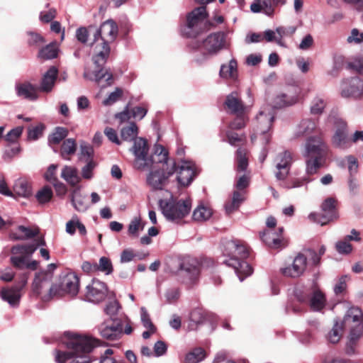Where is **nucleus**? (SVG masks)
Here are the masks:
<instances>
[{
    "label": "nucleus",
    "instance_id": "1",
    "mask_svg": "<svg viewBox=\"0 0 363 363\" xmlns=\"http://www.w3.org/2000/svg\"><path fill=\"white\" fill-rule=\"evenodd\" d=\"M99 343V340L86 336L75 335L66 342L67 351H55V359L57 363H91L88 354Z\"/></svg>",
    "mask_w": 363,
    "mask_h": 363
},
{
    "label": "nucleus",
    "instance_id": "2",
    "mask_svg": "<svg viewBox=\"0 0 363 363\" xmlns=\"http://www.w3.org/2000/svg\"><path fill=\"white\" fill-rule=\"evenodd\" d=\"M118 32V26L111 19L104 22L99 29L94 30V41L91 44L92 60L98 68L105 65L110 53L108 43L116 38Z\"/></svg>",
    "mask_w": 363,
    "mask_h": 363
},
{
    "label": "nucleus",
    "instance_id": "3",
    "mask_svg": "<svg viewBox=\"0 0 363 363\" xmlns=\"http://www.w3.org/2000/svg\"><path fill=\"white\" fill-rule=\"evenodd\" d=\"M189 47L191 50L201 53V57H196V60L198 62H202L209 56L216 55L220 50L227 48L226 34L222 31L213 33L202 42L192 40L189 43Z\"/></svg>",
    "mask_w": 363,
    "mask_h": 363
},
{
    "label": "nucleus",
    "instance_id": "4",
    "mask_svg": "<svg viewBox=\"0 0 363 363\" xmlns=\"http://www.w3.org/2000/svg\"><path fill=\"white\" fill-rule=\"evenodd\" d=\"M45 245V242L44 240L40 238L35 240V242L31 244L17 245L13 246L11 250V263L14 267L18 269H36L38 262L35 260H30V258L39 246H43Z\"/></svg>",
    "mask_w": 363,
    "mask_h": 363
},
{
    "label": "nucleus",
    "instance_id": "5",
    "mask_svg": "<svg viewBox=\"0 0 363 363\" xmlns=\"http://www.w3.org/2000/svg\"><path fill=\"white\" fill-rule=\"evenodd\" d=\"M205 6L194 9L186 16V21L181 26L182 34L187 38H195L209 30Z\"/></svg>",
    "mask_w": 363,
    "mask_h": 363
},
{
    "label": "nucleus",
    "instance_id": "6",
    "mask_svg": "<svg viewBox=\"0 0 363 363\" xmlns=\"http://www.w3.org/2000/svg\"><path fill=\"white\" fill-rule=\"evenodd\" d=\"M159 206L167 220L178 223L189 214L191 201L189 199L176 200L171 197L168 199H160Z\"/></svg>",
    "mask_w": 363,
    "mask_h": 363
},
{
    "label": "nucleus",
    "instance_id": "7",
    "mask_svg": "<svg viewBox=\"0 0 363 363\" xmlns=\"http://www.w3.org/2000/svg\"><path fill=\"white\" fill-rule=\"evenodd\" d=\"M274 118V111L269 106L262 108L255 118L254 133L251 135L252 142L259 138L262 145H266L269 143L270 135L268 132L271 128Z\"/></svg>",
    "mask_w": 363,
    "mask_h": 363
},
{
    "label": "nucleus",
    "instance_id": "8",
    "mask_svg": "<svg viewBox=\"0 0 363 363\" xmlns=\"http://www.w3.org/2000/svg\"><path fill=\"white\" fill-rule=\"evenodd\" d=\"M79 289V280L73 272H69L60 277V283H55L50 286V294L44 296L45 299L60 298L65 294L70 296H76Z\"/></svg>",
    "mask_w": 363,
    "mask_h": 363
},
{
    "label": "nucleus",
    "instance_id": "9",
    "mask_svg": "<svg viewBox=\"0 0 363 363\" xmlns=\"http://www.w3.org/2000/svg\"><path fill=\"white\" fill-rule=\"evenodd\" d=\"M145 162V171L151 168L169 169V166L176 169V162L169 157L168 151L160 144L155 145L153 153L149 155Z\"/></svg>",
    "mask_w": 363,
    "mask_h": 363
},
{
    "label": "nucleus",
    "instance_id": "10",
    "mask_svg": "<svg viewBox=\"0 0 363 363\" xmlns=\"http://www.w3.org/2000/svg\"><path fill=\"white\" fill-rule=\"evenodd\" d=\"M249 185V177L246 174H243L238 177L235 190L232 197L225 202V211L227 214H230L237 211L242 202L245 200V191L244 189Z\"/></svg>",
    "mask_w": 363,
    "mask_h": 363
},
{
    "label": "nucleus",
    "instance_id": "11",
    "mask_svg": "<svg viewBox=\"0 0 363 363\" xmlns=\"http://www.w3.org/2000/svg\"><path fill=\"white\" fill-rule=\"evenodd\" d=\"M163 168H151L146 177L147 184L154 190H162L168 184L169 179L176 172V169Z\"/></svg>",
    "mask_w": 363,
    "mask_h": 363
},
{
    "label": "nucleus",
    "instance_id": "12",
    "mask_svg": "<svg viewBox=\"0 0 363 363\" xmlns=\"http://www.w3.org/2000/svg\"><path fill=\"white\" fill-rule=\"evenodd\" d=\"M130 151L135 157L133 167L138 171H145L147 164L145 162L149 157V146L147 140L141 137L136 138L133 142Z\"/></svg>",
    "mask_w": 363,
    "mask_h": 363
},
{
    "label": "nucleus",
    "instance_id": "13",
    "mask_svg": "<svg viewBox=\"0 0 363 363\" xmlns=\"http://www.w3.org/2000/svg\"><path fill=\"white\" fill-rule=\"evenodd\" d=\"M340 95L345 99L363 97V79L358 77L343 79L340 84Z\"/></svg>",
    "mask_w": 363,
    "mask_h": 363
},
{
    "label": "nucleus",
    "instance_id": "14",
    "mask_svg": "<svg viewBox=\"0 0 363 363\" xmlns=\"http://www.w3.org/2000/svg\"><path fill=\"white\" fill-rule=\"evenodd\" d=\"M323 213H311L308 218L324 225L337 217L336 212V200L333 198L326 199L321 206Z\"/></svg>",
    "mask_w": 363,
    "mask_h": 363
},
{
    "label": "nucleus",
    "instance_id": "15",
    "mask_svg": "<svg viewBox=\"0 0 363 363\" xmlns=\"http://www.w3.org/2000/svg\"><path fill=\"white\" fill-rule=\"evenodd\" d=\"M52 274L45 272H40L35 274L32 284L33 294L39 296L43 301H49L51 299H45L44 296L48 295L50 291Z\"/></svg>",
    "mask_w": 363,
    "mask_h": 363
},
{
    "label": "nucleus",
    "instance_id": "16",
    "mask_svg": "<svg viewBox=\"0 0 363 363\" xmlns=\"http://www.w3.org/2000/svg\"><path fill=\"white\" fill-rule=\"evenodd\" d=\"M177 180L181 186H188L196 177V167L193 162L183 160L176 164Z\"/></svg>",
    "mask_w": 363,
    "mask_h": 363
},
{
    "label": "nucleus",
    "instance_id": "17",
    "mask_svg": "<svg viewBox=\"0 0 363 363\" xmlns=\"http://www.w3.org/2000/svg\"><path fill=\"white\" fill-rule=\"evenodd\" d=\"M307 268V256L298 253L291 264L283 267L280 272L284 277L296 279L302 276Z\"/></svg>",
    "mask_w": 363,
    "mask_h": 363
},
{
    "label": "nucleus",
    "instance_id": "18",
    "mask_svg": "<svg viewBox=\"0 0 363 363\" xmlns=\"http://www.w3.org/2000/svg\"><path fill=\"white\" fill-rule=\"evenodd\" d=\"M112 324L108 320L101 323L97 329L102 337L108 340H116L123 335V321L121 319L113 318Z\"/></svg>",
    "mask_w": 363,
    "mask_h": 363
},
{
    "label": "nucleus",
    "instance_id": "19",
    "mask_svg": "<svg viewBox=\"0 0 363 363\" xmlns=\"http://www.w3.org/2000/svg\"><path fill=\"white\" fill-rule=\"evenodd\" d=\"M293 157L291 152L285 150L277 155L275 159V177L278 181H284L291 169Z\"/></svg>",
    "mask_w": 363,
    "mask_h": 363
},
{
    "label": "nucleus",
    "instance_id": "20",
    "mask_svg": "<svg viewBox=\"0 0 363 363\" xmlns=\"http://www.w3.org/2000/svg\"><path fill=\"white\" fill-rule=\"evenodd\" d=\"M107 290L104 282L94 279L86 287L85 298L89 302L99 303L106 296Z\"/></svg>",
    "mask_w": 363,
    "mask_h": 363
},
{
    "label": "nucleus",
    "instance_id": "21",
    "mask_svg": "<svg viewBox=\"0 0 363 363\" xmlns=\"http://www.w3.org/2000/svg\"><path fill=\"white\" fill-rule=\"evenodd\" d=\"M352 143L353 138L349 136L347 124L344 121L340 122L332 137L333 145L336 148L347 150Z\"/></svg>",
    "mask_w": 363,
    "mask_h": 363
},
{
    "label": "nucleus",
    "instance_id": "22",
    "mask_svg": "<svg viewBox=\"0 0 363 363\" xmlns=\"http://www.w3.org/2000/svg\"><path fill=\"white\" fill-rule=\"evenodd\" d=\"M326 146L320 137H310L307 139L303 156L304 157H323Z\"/></svg>",
    "mask_w": 363,
    "mask_h": 363
},
{
    "label": "nucleus",
    "instance_id": "23",
    "mask_svg": "<svg viewBox=\"0 0 363 363\" xmlns=\"http://www.w3.org/2000/svg\"><path fill=\"white\" fill-rule=\"evenodd\" d=\"M179 269L186 277V281L188 284H194L198 279L199 268L196 259L191 257L184 258L179 264Z\"/></svg>",
    "mask_w": 363,
    "mask_h": 363
},
{
    "label": "nucleus",
    "instance_id": "24",
    "mask_svg": "<svg viewBox=\"0 0 363 363\" xmlns=\"http://www.w3.org/2000/svg\"><path fill=\"white\" fill-rule=\"evenodd\" d=\"M284 228L280 227L277 231L269 229L261 233L260 237L262 241L269 247L279 249L284 246L283 234Z\"/></svg>",
    "mask_w": 363,
    "mask_h": 363
},
{
    "label": "nucleus",
    "instance_id": "25",
    "mask_svg": "<svg viewBox=\"0 0 363 363\" xmlns=\"http://www.w3.org/2000/svg\"><path fill=\"white\" fill-rule=\"evenodd\" d=\"M223 262L234 269L240 281H242L252 273V269L250 265L245 261H240L238 258H229L224 260Z\"/></svg>",
    "mask_w": 363,
    "mask_h": 363
},
{
    "label": "nucleus",
    "instance_id": "26",
    "mask_svg": "<svg viewBox=\"0 0 363 363\" xmlns=\"http://www.w3.org/2000/svg\"><path fill=\"white\" fill-rule=\"evenodd\" d=\"M225 105L228 111L235 115L245 113V106L242 104L238 92L233 91L226 97Z\"/></svg>",
    "mask_w": 363,
    "mask_h": 363
},
{
    "label": "nucleus",
    "instance_id": "27",
    "mask_svg": "<svg viewBox=\"0 0 363 363\" xmlns=\"http://www.w3.org/2000/svg\"><path fill=\"white\" fill-rule=\"evenodd\" d=\"M363 321V312L357 306L350 307L344 316L342 325L345 328H352L353 325H359Z\"/></svg>",
    "mask_w": 363,
    "mask_h": 363
},
{
    "label": "nucleus",
    "instance_id": "28",
    "mask_svg": "<svg viewBox=\"0 0 363 363\" xmlns=\"http://www.w3.org/2000/svg\"><path fill=\"white\" fill-rule=\"evenodd\" d=\"M1 298L7 302L13 308L18 307L21 298V291L18 287L2 288L0 290Z\"/></svg>",
    "mask_w": 363,
    "mask_h": 363
},
{
    "label": "nucleus",
    "instance_id": "29",
    "mask_svg": "<svg viewBox=\"0 0 363 363\" xmlns=\"http://www.w3.org/2000/svg\"><path fill=\"white\" fill-rule=\"evenodd\" d=\"M16 91L18 96L23 97L29 100H36L38 99V87L30 82H23L16 84Z\"/></svg>",
    "mask_w": 363,
    "mask_h": 363
},
{
    "label": "nucleus",
    "instance_id": "30",
    "mask_svg": "<svg viewBox=\"0 0 363 363\" xmlns=\"http://www.w3.org/2000/svg\"><path fill=\"white\" fill-rule=\"evenodd\" d=\"M57 69L51 67L43 75L39 90L43 92H50L55 84L57 77Z\"/></svg>",
    "mask_w": 363,
    "mask_h": 363
},
{
    "label": "nucleus",
    "instance_id": "31",
    "mask_svg": "<svg viewBox=\"0 0 363 363\" xmlns=\"http://www.w3.org/2000/svg\"><path fill=\"white\" fill-rule=\"evenodd\" d=\"M219 75L223 79L235 80L238 76L237 60L232 58L228 64L222 65Z\"/></svg>",
    "mask_w": 363,
    "mask_h": 363
},
{
    "label": "nucleus",
    "instance_id": "32",
    "mask_svg": "<svg viewBox=\"0 0 363 363\" xmlns=\"http://www.w3.org/2000/svg\"><path fill=\"white\" fill-rule=\"evenodd\" d=\"M77 229L81 236L86 235L87 230L85 225L82 223L78 216L73 215L72 218L66 223L65 231L68 235H74Z\"/></svg>",
    "mask_w": 363,
    "mask_h": 363
},
{
    "label": "nucleus",
    "instance_id": "33",
    "mask_svg": "<svg viewBox=\"0 0 363 363\" xmlns=\"http://www.w3.org/2000/svg\"><path fill=\"white\" fill-rule=\"evenodd\" d=\"M71 203L74 208L80 213H84L89 208L86 196L82 194L79 189H74L72 192Z\"/></svg>",
    "mask_w": 363,
    "mask_h": 363
},
{
    "label": "nucleus",
    "instance_id": "34",
    "mask_svg": "<svg viewBox=\"0 0 363 363\" xmlns=\"http://www.w3.org/2000/svg\"><path fill=\"white\" fill-rule=\"evenodd\" d=\"M13 193L20 197L29 198L33 194L30 182L23 178L17 179L13 186Z\"/></svg>",
    "mask_w": 363,
    "mask_h": 363
},
{
    "label": "nucleus",
    "instance_id": "35",
    "mask_svg": "<svg viewBox=\"0 0 363 363\" xmlns=\"http://www.w3.org/2000/svg\"><path fill=\"white\" fill-rule=\"evenodd\" d=\"M298 94H279L274 99L273 106L275 108H281L292 106L298 102Z\"/></svg>",
    "mask_w": 363,
    "mask_h": 363
},
{
    "label": "nucleus",
    "instance_id": "36",
    "mask_svg": "<svg viewBox=\"0 0 363 363\" xmlns=\"http://www.w3.org/2000/svg\"><path fill=\"white\" fill-rule=\"evenodd\" d=\"M325 295L318 289H313L308 302L311 309L313 311H320L325 306Z\"/></svg>",
    "mask_w": 363,
    "mask_h": 363
},
{
    "label": "nucleus",
    "instance_id": "37",
    "mask_svg": "<svg viewBox=\"0 0 363 363\" xmlns=\"http://www.w3.org/2000/svg\"><path fill=\"white\" fill-rule=\"evenodd\" d=\"M85 78H89L91 80H94L99 84H101V86L106 87L110 86L113 83V74L108 70L99 69L98 71H95L94 74V77H89L88 74L85 72L84 74Z\"/></svg>",
    "mask_w": 363,
    "mask_h": 363
},
{
    "label": "nucleus",
    "instance_id": "38",
    "mask_svg": "<svg viewBox=\"0 0 363 363\" xmlns=\"http://www.w3.org/2000/svg\"><path fill=\"white\" fill-rule=\"evenodd\" d=\"M61 177L71 186H75L80 182L77 169L72 166L65 165L61 171Z\"/></svg>",
    "mask_w": 363,
    "mask_h": 363
},
{
    "label": "nucleus",
    "instance_id": "39",
    "mask_svg": "<svg viewBox=\"0 0 363 363\" xmlns=\"http://www.w3.org/2000/svg\"><path fill=\"white\" fill-rule=\"evenodd\" d=\"M316 128V122L310 118L302 120L298 125L296 132V137H301L311 134Z\"/></svg>",
    "mask_w": 363,
    "mask_h": 363
},
{
    "label": "nucleus",
    "instance_id": "40",
    "mask_svg": "<svg viewBox=\"0 0 363 363\" xmlns=\"http://www.w3.org/2000/svg\"><path fill=\"white\" fill-rule=\"evenodd\" d=\"M205 320L204 312L201 308L194 309L189 315V320L187 325L189 330H196Z\"/></svg>",
    "mask_w": 363,
    "mask_h": 363
},
{
    "label": "nucleus",
    "instance_id": "41",
    "mask_svg": "<svg viewBox=\"0 0 363 363\" xmlns=\"http://www.w3.org/2000/svg\"><path fill=\"white\" fill-rule=\"evenodd\" d=\"M227 247L232 251L233 255L230 258L244 259L248 256V251L245 245L238 240L228 242Z\"/></svg>",
    "mask_w": 363,
    "mask_h": 363
},
{
    "label": "nucleus",
    "instance_id": "42",
    "mask_svg": "<svg viewBox=\"0 0 363 363\" xmlns=\"http://www.w3.org/2000/svg\"><path fill=\"white\" fill-rule=\"evenodd\" d=\"M250 10L253 13L264 12L267 15L273 13L270 0H254L250 5Z\"/></svg>",
    "mask_w": 363,
    "mask_h": 363
},
{
    "label": "nucleus",
    "instance_id": "43",
    "mask_svg": "<svg viewBox=\"0 0 363 363\" xmlns=\"http://www.w3.org/2000/svg\"><path fill=\"white\" fill-rule=\"evenodd\" d=\"M212 209L202 203L199 204L193 212V219L196 221H205L212 216Z\"/></svg>",
    "mask_w": 363,
    "mask_h": 363
},
{
    "label": "nucleus",
    "instance_id": "44",
    "mask_svg": "<svg viewBox=\"0 0 363 363\" xmlns=\"http://www.w3.org/2000/svg\"><path fill=\"white\" fill-rule=\"evenodd\" d=\"M138 128L135 123H130L128 125L124 126L121 130V138L125 141L131 142L138 138Z\"/></svg>",
    "mask_w": 363,
    "mask_h": 363
},
{
    "label": "nucleus",
    "instance_id": "45",
    "mask_svg": "<svg viewBox=\"0 0 363 363\" xmlns=\"http://www.w3.org/2000/svg\"><path fill=\"white\" fill-rule=\"evenodd\" d=\"M37 233L35 230L20 225L18 227L17 232L11 233L10 237L13 240H26L35 237Z\"/></svg>",
    "mask_w": 363,
    "mask_h": 363
},
{
    "label": "nucleus",
    "instance_id": "46",
    "mask_svg": "<svg viewBox=\"0 0 363 363\" xmlns=\"http://www.w3.org/2000/svg\"><path fill=\"white\" fill-rule=\"evenodd\" d=\"M58 48L55 43H51L40 50L38 57L43 60H51L57 57Z\"/></svg>",
    "mask_w": 363,
    "mask_h": 363
},
{
    "label": "nucleus",
    "instance_id": "47",
    "mask_svg": "<svg viewBox=\"0 0 363 363\" xmlns=\"http://www.w3.org/2000/svg\"><path fill=\"white\" fill-rule=\"evenodd\" d=\"M206 353L201 347H196L188 352L185 357V363H199L204 359Z\"/></svg>",
    "mask_w": 363,
    "mask_h": 363
},
{
    "label": "nucleus",
    "instance_id": "48",
    "mask_svg": "<svg viewBox=\"0 0 363 363\" xmlns=\"http://www.w3.org/2000/svg\"><path fill=\"white\" fill-rule=\"evenodd\" d=\"M326 106V101L322 96H317L312 100L310 111L313 115L321 114Z\"/></svg>",
    "mask_w": 363,
    "mask_h": 363
},
{
    "label": "nucleus",
    "instance_id": "49",
    "mask_svg": "<svg viewBox=\"0 0 363 363\" xmlns=\"http://www.w3.org/2000/svg\"><path fill=\"white\" fill-rule=\"evenodd\" d=\"M77 148V144L74 139L69 138L64 141L62 147H61V155L62 157L68 160V156L70 155H73Z\"/></svg>",
    "mask_w": 363,
    "mask_h": 363
},
{
    "label": "nucleus",
    "instance_id": "50",
    "mask_svg": "<svg viewBox=\"0 0 363 363\" xmlns=\"http://www.w3.org/2000/svg\"><path fill=\"white\" fill-rule=\"evenodd\" d=\"M96 272H104L106 275H109L113 272V264L111 259L107 257H101L99 263H96Z\"/></svg>",
    "mask_w": 363,
    "mask_h": 363
},
{
    "label": "nucleus",
    "instance_id": "51",
    "mask_svg": "<svg viewBox=\"0 0 363 363\" xmlns=\"http://www.w3.org/2000/svg\"><path fill=\"white\" fill-rule=\"evenodd\" d=\"M306 172L308 175L315 174L320 167V160L322 157H306Z\"/></svg>",
    "mask_w": 363,
    "mask_h": 363
},
{
    "label": "nucleus",
    "instance_id": "52",
    "mask_svg": "<svg viewBox=\"0 0 363 363\" xmlns=\"http://www.w3.org/2000/svg\"><path fill=\"white\" fill-rule=\"evenodd\" d=\"M248 166L247 152L245 149L239 148L237 151V170L244 172Z\"/></svg>",
    "mask_w": 363,
    "mask_h": 363
},
{
    "label": "nucleus",
    "instance_id": "53",
    "mask_svg": "<svg viewBox=\"0 0 363 363\" xmlns=\"http://www.w3.org/2000/svg\"><path fill=\"white\" fill-rule=\"evenodd\" d=\"M67 130L62 127L55 128L54 133L50 135L48 141L50 144H59L67 135Z\"/></svg>",
    "mask_w": 363,
    "mask_h": 363
},
{
    "label": "nucleus",
    "instance_id": "54",
    "mask_svg": "<svg viewBox=\"0 0 363 363\" xmlns=\"http://www.w3.org/2000/svg\"><path fill=\"white\" fill-rule=\"evenodd\" d=\"M120 308L121 306L118 301L116 299H113L106 304L104 311V313L110 317L111 320H113V318H116L115 316L118 314Z\"/></svg>",
    "mask_w": 363,
    "mask_h": 363
},
{
    "label": "nucleus",
    "instance_id": "55",
    "mask_svg": "<svg viewBox=\"0 0 363 363\" xmlns=\"http://www.w3.org/2000/svg\"><path fill=\"white\" fill-rule=\"evenodd\" d=\"M350 240L344 237L342 240L335 243V249L339 254L348 255L352 251V245L350 243Z\"/></svg>",
    "mask_w": 363,
    "mask_h": 363
},
{
    "label": "nucleus",
    "instance_id": "56",
    "mask_svg": "<svg viewBox=\"0 0 363 363\" xmlns=\"http://www.w3.org/2000/svg\"><path fill=\"white\" fill-rule=\"evenodd\" d=\"M85 165L82 168V177L84 179H91L94 177V170L97 166V163L94 160L84 161Z\"/></svg>",
    "mask_w": 363,
    "mask_h": 363
},
{
    "label": "nucleus",
    "instance_id": "57",
    "mask_svg": "<svg viewBox=\"0 0 363 363\" xmlns=\"http://www.w3.org/2000/svg\"><path fill=\"white\" fill-rule=\"evenodd\" d=\"M94 28L93 26H89V28L80 27L77 28L75 33L76 38L81 43H86L89 35L92 33Z\"/></svg>",
    "mask_w": 363,
    "mask_h": 363
},
{
    "label": "nucleus",
    "instance_id": "58",
    "mask_svg": "<svg viewBox=\"0 0 363 363\" xmlns=\"http://www.w3.org/2000/svg\"><path fill=\"white\" fill-rule=\"evenodd\" d=\"M342 324H339L336 322L328 335V340L331 343L335 344L339 342L342 336Z\"/></svg>",
    "mask_w": 363,
    "mask_h": 363
},
{
    "label": "nucleus",
    "instance_id": "59",
    "mask_svg": "<svg viewBox=\"0 0 363 363\" xmlns=\"http://www.w3.org/2000/svg\"><path fill=\"white\" fill-rule=\"evenodd\" d=\"M52 196V191L48 186H44L43 189L39 190L36 195V199L40 203H45L48 202Z\"/></svg>",
    "mask_w": 363,
    "mask_h": 363
},
{
    "label": "nucleus",
    "instance_id": "60",
    "mask_svg": "<svg viewBox=\"0 0 363 363\" xmlns=\"http://www.w3.org/2000/svg\"><path fill=\"white\" fill-rule=\"evenodd\" d=\"M140 319L143 326L149 329L152 333H155L156 328L152 323L150 315L145 307L140 308Z\"/></svg>",
    "mask_w": 363,
    "mask_h": 363
},
{
    "label": "nucleus",
    "instance_id": "61",
    "mask_svg": "<svg viewBox=\"0 0 363 363\" xmlns=\"http://www.w3.org/2000/svg\"><path fill=\"white\" fill-rule=\"evenodd\" d=\"M123 90L121 88H116L115 90L111 92L106 99L103 101L104 106H111L118 101L122 96Z\"/></svg>",
    "mask_w": 363,
    "mask_h": 363
},
{
    "label": "nucleus",
    "instance_id": "62",
    "mask_svg": "<svg viewBox=\"0 0 363 363\" xmlns=\"http://www.w3.org/2000/svg\"><path fill=\"white\" fill-rule=\"evenodd\" d=\"M94 154L93 148L86 143H83L80 145V157L79 159L83 161L88 160H93L92 156Z\"/></svg>",
    "mask_w": 363,
    "mask_h": 363
},
{
    "label": "nucleus",
    "instance_id": "63",
    "mask_svg": "<svg viewBox=\"0 0 363 363\" xmlns=\"http://www.w3.org/2000/svg\"><path fill=\"white\" fill-rule=\"evenodd\" d=\"M312 290L311 289H297L295 292V296L297 301L301 303H308Z\"/></svg>",
    "mask_w": 363,
    "mask_h": 363
},
{
    "label": "nucleus",
    "instance_id": "64",
    "mask_svg": "<svg viewBox=\"0 0 363 363\" xmlns=\"http://www.w3.org/2000/svg\"><path fill=\"white\" fill-rule=\"evenodd\" d=\"M347 43L359 44L363 43V33L360 32L357 28H353L350 35L347 37Z\"/></svg>",
    "mask_w": 363,
    "mask_h": 363
}]
</instances>
